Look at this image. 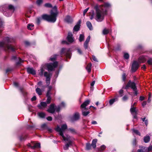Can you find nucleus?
Returning <instances> with one entry per match:
<instances>
[{
    "label": "nucleus",
    "mask_w": 152,
    "mask_h": 152,
    "mask_svg": "<svg viewBox=\"0 0 152 152\" xmlns=\"http://www.w3.org/2000/svg\"><path fill=\"white\" fill-rule=\"evenodd\" d=\"M60 54L61 55H64L69 58H70L71 56V53L70 49L62 48L61 50Z\"/></svg>",
    "instance_id": "obj_9"
},
{
    "label": "nucleus",
    "mask_w": 152,
    "mask_h": 152,
    "mask_svg": "<svg viewBox=\"0 0 152 152\" xmlns=\"http://www.w3.org/2000/svg\"><path fill=\"white\" fill-rule=\"evenodd\" d=\"M45 67H47L48 70L49 72L52 71L57 67L58 66V62L57 61L54 62L53 63H48L45 65Z\"/></svg>",
    "instance_id": "obj_7"
},
{
    "label": "nucleus",
    "mask_w": 152,
    "mask_h": 152,
    "mask_svg": "<svg viewBox=\"0 0 152 152\" xmlns=\"http://www.w3.org/2000/svg\"><path fill=\"white\" fill-rule=\"evenodd\" d=\"M147 56H142L140 57L138 59V61L140 63L145 62L147 60Z\"/></svg>",
    "instance_id": "obj_19"
},
{
    "label": "nucleus",
    "mask_w": 152,
    "mask_h": 152,
    "mask_svg": "<svg viewBox=\"0 0 152 152\" xmlns=\"http://www.w3.org/2000/svg\"><path fill=\"white\" fill-rule=\"evenodd\" d=\"M118 96H116L113 99H110L109 101V103L110 105H112L115 102L118 100Z\"/></svg>",
    "instance_id": "obj_24"
},
{
    "label": "nucleus",
    "mask_w": 152,
    "mask_h": 152,
    "mask_svg": "<svg viewBox=\"0 0 152 152\" xmlns=\"http://www.w3.org/2000/svg\"><path fill=\"white\" fill-rule=\"evenodd\" d=\"M80 118L79 114L78 113H76L71 118V121L73 122L78 120Z\"/></svg>",
    "instance_id": "obj_12"
},
{
    "label": "nucleus",
    "mask_w": 152,
    "mask_h": 152,
    "mask_svg": "<svg viewBox=\"0 0 152 152\" xmlns=\"http://www.w3.org/2000/svg\"><path fill=\"white\" fill-rule=\"evenodd\" d=\"M84 109H82V114L83 116H86L90 113V112L89 111H86Z\"/></svg>",
    "instance_id": "obj_29"
},
{
    "label": "nucleus",
    "mask_w": 152,
    "mask_h": 152,
    "mask_svg": "<svg viewBox=\"0 0 152 152\" xmlns=\"http://www.w3.org/2000/svg\"><path fill=\"white\" fill-rule=\"evenodd\" d=\"M86 25L88 28L90 30H92L93 29V28L92 26L91 23L89 21H88L86 23Z\"/></svg>",
    "instance_id": "obj_27"
},
{
    "label": "nucleus",
    "mask_w": 152,
    "mask_h": 152,
    "mask_svg": "<svg viewBox=\"0 0 152 152\" xmlns=\"http://www.w3.org/2000/svg\"><path fill=\"white\" fill-rule=\"evenodd\" d=\"M150 138L149 136L148 135H146L144 137L143 140L145 142L147 143L150 141Z\"/></svg>",
    "instance_id": "obj_30"
},
{
    "label": "nucleus",
    "mask_w": 152,
    "mask_h": 152,
    "mask_svg": "<svg viewBox=\"0 0 152 152\" xmlns=\"http://www.w3.org/2000/svg\"><path fill=\"white\" fill-rule=\"evenodd\" d=\"M32 144L33 145V146L31 144L28 143V146L33 149H34L35 148H40L41 147L40 143H33Z\"/></svg>",
    "instance_id": "obj_11"
},
{
    "label": "nucleus",
    "mask_w": 152,
    "mask_h": 152,
    "mask_svg": "<svg viewBox=\"0 0 152 152\" xmlns=\"http://www.w3.org/2000/svg\"><path fill=\"white\" fill-rule=\"evenodd\" d=\"M90 38H91V37H90V36H88V37H87V38L86 39L85 42L87 43H88L90 41Z\"/></svg>",
    "instance_id": "obj_54"
},
{
    "label": "nucleus",
    "mask_w": 152,
    "mask_h": 152,
    "mask_svg": "<svg viewBox=\"0 0 152 152\" xmlns=\"http://www.w3.org/2000/svg\"><path fill=\"white\" fill-rule=\"evenodd\" d=\"M64 21L66 23H69L73 21L72 18L69 15H67L64 19Z\"/></svg>",
    "instance_id": "obj_23"
},
{
    "label": "nucleus",
    "mask_w": 152,
    "mask_h": 152,
    "mask_svg": "<svg viewBox=\"0 0 152 152\" xmlns=\"http://www.w3.org/2000/svg\"><path fill=\"white\" fill-rule=\"evenodd\" d=\"M34 26V25L33 24H28L27 27V28L30 30H31L32 28H33V27Z\"/></svg>",
    "instance_id": "obj_43"
},
{
    "label": "nucleus",
    "mask_w": 152,
    "mask_h": 152,
    "mask_svg": "<svg viewBox=\"0 0 152 152\" xmlns=\"http://www.w3.org/2000/svg\"><path fill=\"white\" fill-rule=\"evenodd\" d=\"M77 50L78 53L80 55H82V52L80 48H77Z\"/></svg>",
    "instance_id": "obj_57"
},
{
    "label": "nucleus",
    "mask_w": 152,
    "mask_h": 152,
    "mask_svg": "<svg viewBox=\"0 0 152 152\" xmlns=\"http://www.w3.org/2000/svg\"><path fill=\"white\" fill-rule=\"evenodd\" d=\"M15 10L14 7L12 5L5 4L0 6V11L7 17H10Z\"/></svg>",
    "instance_id": "obj_5"
},
{
    "label": "nucleus",
    "mask_w": 152,
    "mask_h": 152,
    "mask_svg": "<svg viewBox=\"0 0 152 152\" xmlns=\"http://www.w3.org/2000/svg\"><path fill=\"white\" fill-rule=\"evenodd\" d=\"M92 59L93 60L95 61H98L97 58L96 57L94 56H93L92 57Z\"/></svg>",
    "instance_id": "obj_64"
},
{
    "label": "nucleus",
    "mask_w": 152,
    "mask_h": 152,
    "mask_svg": "<svg viewBox=\"0 0 152 152\" xmlns=\"http://www.w3.org/2000/svg\"><path fill=\"white\" fill-rule=\"evenodd\" d=\"M3 27V22L2 19L0 18V28H2Z\"/></svg>",
    "instance_id": "obj_50"
},
{
    "label": "nucleus",
    "mask_w": 152,
    "mask_h": 152,
    "mask_svg": "<svg viewBox=\"0 0 152 152\" xmlns=\"http://www.w3.org/2000/svg\"><path fill=\"white\" fill-rule=\"evenodd\" d=\"M130 111L133 117V118L137 120L138 119L137 117V113L136 107H134L132 105L130 109Z\"/></svg>",
    "instance_id": "obj_10"
},
{
    "label": "nucleus",
    "mask_w": 152,
    "mask_h": 152,
    "mask_svg": "<svg viewBox=\"0 0 152 152\" xmlns=\"http://www.w3.org/2000/svg\"><path fill=\"white\" fill-rule=\"evenodd\" d=\"M128 99V97L126 95H125L123 98L122 100L123 101H126Z\"/></svg>",
    "instance_id": "obj_52"
},
{
    "label": "nucleus",
    "mask_w": 152,
    "mask_h": 152,
    "mask_svg": "<svg viewBox=\"0 0 152 152\" xmlns=\"http://www.w3.org/2000/svg\"><path fill=\"white\" fill-rule=\"evenodd\" d=\"M67 39V41L69 42L72 43L74 42V38L73 37V35L71 32H69L68 33Z\"/></svg>",
    "instance_id": "obj_15"
},
{
    "label": "nucleus",
    "mask_w": 152,
    "mask_h": 152,
    "mask_svg": "<svg viewBox=\"0 0 152 152\" xmlns=\"http://www.w3.org/2000/svg\"><path fill=\"white\" fill-rule=\"evenodd\" d=\"M43 2V0H37L36 3L38 6H40Z\"/></svg>",
    "instance_id": "obj_40"
},
{
    "label": "nucleus",
    "mask_w": 152,
    "mask_h": 152,
    "mask_svg": "<svg viewBox=\"0 0 152 152\" xmlns=\"http://www.w3.org/2000/svg\"><path fill=\"white\" fill-rule=\"evenodd\" d=\"M139 148L137 150V152H145L147 148L142 145H139Z\"/></svg>",
    "instance_id": "obj_20"
},
{
    "label": "nucleus",
    "mask_w": 152,
    "mask_h": 152,
    "mask_svg": "<svg viewBox=\"0 0 152 152\" xmlns=\"http://www.w3.org/2000/svg\"><path fill=\"white\" fill-rule=\"evenodd\" d=\"M88 9L89 8H87L86 9L84 10L83 12V15L84 16H85L86 13L87 12L88 10Z\"/></svg>",
    "instance_id": "obj_59"
},
{
    "label": "nucleus",
    "mask_w": 152,
    "mask_h": 152,
    "mask_svg": "<svg viewBox=\"0 0 152 152\" xmlns=\"http://www.w3.org/2000/svg\"><path fill=\"white\" fill-rule=\"evenodd\" d=\"M58 56V55L57 54H55L53 55L52 56H51V57L50 58L49 60L50 61H54L56 60V58Z\"/></svg>",
    "instance_id": "obj_33"
},
{
    "label": "nucleus",
    "mask_w": 152,
    "mask_h": 152,
    "mask_svg": "<svg viewBox=\"0 0 152 152\" xmlns=\"http://www.w3.org/2000/svg\"><path fill=\"white\" fill-rule=\"evenodd\" d=\"M124 91L122 89L120 90L119 91V94L121 97L123 95Z\"/></svg>",
    "instance_id": "obj_48"
},
{
    "label": "nucleus",
    "mask_w": 152,
    "mask_h": 152,
    "mask_svg": "<svg viewBox=\"0 0 152 152\" xmlns=\"http://www.w3.org/2000/svg\"><path fill=\"white\" fill-rule=\"evenodd\" d=\"M90 102V101L89 100H86L81 105V108L85 110H87L86 107L89 104Z\"/></svg>",
    "instance_id": "obj_17"
},
{
    "label": "nucleus",
    "mask_w": 152,
    "mask_h": 152,
    "mask_svg": "<svg viewBox=\"0 0 152 152\" xmlns=\"http://www.w3.org/2000/svg\"><path fill=\"white\" fill-rule=\"evenodd\" d=\"M67 128L66 124H64L61 126V128L59 126L57 125L55 129L56 131L59 132V135L62 136L64 141H68V142L66 143L63 147L65 150H68L69 146L72 145L73 144L72 139L70 136L67 135L64 136L63 134V132L67 129Z\"/></svg>",
    "instance_id": "obj_2"
},
{
    "label": "nucleus",
    "mask_w": 152,
    "mask_h": 152,
    "mask_svg": "<svg viewBox=\"0 0 152 152\" xmlns=\"http://www.w3.org/2000/svg\"><path fill=\"white\" fill-rule=\"evenodd\" d=\"M19 88L20 91L21 92L24 96L26 95L27 94V93L23 92V91L22 88H21L20 87Z\"/></svg>",
    "instance_id": "obj_45"
},
{
    "label": "nucleus",
    "mask_w": 152,
    "mask_h": 152,
    "mask_svg": "<svg viewBox=\"0 0 152 152\" xmlns=\"http://www.w3.org/2000/svg\"><path fill=\"white\" fill-rule=\"evenodd\" d=\"M55 111V108L54 104H51L49 108L47 110V111L50 113L53 114Z\"/></svg>",
    "instance_id": "obj_14"
},
{
    "label": "nucleus",
    "mask_w": 152,
    "mask_h": 152,
    "mask_svg": "<svg viewBox=\"0 0 152 152\" xmlns=\"http://www.w3.org/2000/svg\"><path fill=\"white\" fill-rule=\"evenodd\" d=\"M91 145H90V143L87 142L86 143V149L87 150H90L91 148Z\"/></svg>",
    "instance_id": "obj_37"
},
{
    "label": "nucleus",
    "mask_w": 152,
    "mask_h": 152,
    "mask_svg": "<svg viewBox=\"0 0 152 152\" xmlns=\"http://www.w3.org/2000/svg\"><path fill=\"white\" fill-rule=\"evenodd\" d=\"M126 78V75L125 73H124L122 75V79L123 81L125 82Z\"/></svg>",
    "instance_id": "obj_58"
},
{
    "label": "nucleus",
    "mask_w": 152,
    "mask_h": 152,
    "mask_svg": "<svg viewBox=\"0 0 152 152\" xmlns=\"http://www.w3.org/2000/svg\"><path fill=\"white\" fill-rule=\"evenodd\" d=\"M17 59V57L15 56H13L11 58V60L14 61L16 60Z\"/></svg>",
    "instance_id": "obj_62"
},
{
    "label": "nucleus",
    "mask_w": 152,
    "mask_h": 152,
    "mask_svg": "<svg viewBox=\"0 0 152 152\" xmlns=\"http://www.w3.org/2000/svg\"><path fill=\"white\" fill-rule=\"evenodd\" d=\"M84 39V36L83 34H81L79 37V41L80 42L83 41Z\"/></svg>",
    "instance_id": "obj_36"
},
{
    "label": "nucleus",
    "mask_w": 152,
    "mask_h": 152,
    "mask_svg": "<svg viewBox=\"0 0 152 152\" xmlns=\"http://www.w3.org/2000/svg\"><path fill=\"white\" fill-rule=\"evenodd\" d=\"M106 148V146L104 145H102L99 148H98V151L100 152H102Z\"/></svg>",
    "instance_id": "obj_32"
},
{
    "label": "nucleus",
    "mask_w": 152,
    "mask_h": 152,
    "mask_svg": "<svg viewBox=\"0 0 152 152\" xmlns=\"http://www.w3.org/2000/svg\"><path fill=\"white\" fill-rule=\"evenodd\" d=\"M147 62L149 65H152V58H149L147 61Z\"/></svg>",
    "instance_id": "obj_46"
},
{
    "label": "nucleus",
    "mask_w": 152,
    "mask_h": 152,
    "mask_svg": "<svg viewBox=\"0 0 152 152\" xmlns=\"http://www.w3.org/2000/svg\"><path fill=\"white\" fill-rule=\"evenodd\" d=\"M47 104L45 102H41L40 104L37 105V107L39 109H42L45 108L47 106Z\"/></svg>",
    "instance_id": "obj_18"
},
{
    "label": "nucleus",
    "mask_w": 152,
    "mask_h": 152,
    "mask_svg": "<svg viewBox=\"0 0 152 152\" xmlns=\"http://www.w3.org/2000/svg\"><path fill=\"white\" fill-rule=\"evenodd\" d=\"M88 43L85 42L84 44V47L85 49L88 48Z\"/></svg>",
    "instance_id": "obj_55"
},
{
    "label": "nucleus",
    "mask_w": 152,
    "mask_h": 152,
    "mask_svg": "<svg viewBox=\"0 0 152 152\" xmlns=\"http://www.w3.org/2000/svg\"><path fill=\"white\" fill-rule=\"evenodd\" d=\"M81 22V21L80 20H78L76 24L74 27L73 29V31H77L79 30Z\"/></svg>",
    "instance_id": "obj_16"
},
{
    "label": "nucleus",
    "mask_w": 152,
    "mask_h": 152,
    "mask_svg": "<svg viewBox=\"0 0 152 152\" xmlns=\"http://www.w3.org/2000/svg\"><path fill=\"white\" fill-rule=\"evenodd\" d=\"M111 6L110 3L107 2L100 5L99 7L97 6H95L94 9L96 10L95 20L98 22L102 21L104 19V15L107 14L108 9Z\"/></svg>",
    "instance_id": "obj_1"
},
{
    "label": "nucleus",
    "mask_w": 152,
    "mask_h": 152,
    "mask_svg": "<svg viewBox=\"0 0 152 152\" xmlns=\"http://www.w3.org/2000/svg\"><path fill=\"white\" fill-rule=\"evenodd\" d=\"M27 137V136L25 135L24 136H20L19 137V140L20 141L25 140Z\"/></svg>",
    "instance_id": "obj_41"
},
{
    "label": "nucleus",
    "mask_w": 152,
    "mask_h": 152,
    "mask_svg": "<svg viewBox=\"0 0 152 152\" xmlns=\"http://www.w3.org/2000/svg\"><path fill=\"white\" fill-rule=\"evenodd\" d=\"M92 14L91 15V16H90V19L91 20L93 19L94 18V15H95L94 12V11H92Z\"/></svg>",
    "instance_id": "obj_53"
},
{
    "label": "nucleus",
    "mask_w": 152,
    "mask_h": 152,
    "mask_svg": "<svg viewBox=\"0 0 152 152\" xmlns=\"http://www.w3.org/2000/svg\"><path fill=\"white\" fill-rule=\"evenodd\" d=\"M139 65L136 61H134L132 66V70L133 72H135L138 68Z\"/></svg>",
    "instance_id": "obj_13"
},
{
    "label": "nucleus",
    "mask_w": 152,
    "mask_h": 152,
    "mask_svg": "<svg viewBox=\"0 0 152 152\" xmlns=\"http://www.w3.org/2000/svg\"><path fill=\"white\" fill-rule=\"evenodd\" d=\"M61 107L59 105L57 107H55V110L57 112H59L60 110Z\"/></svg>",
    "instance_id": "obj_51"
},
{
    "label": "nucleus",
    "mask_w": 152,
    "mask_h": 152,
    "mask_svg": "<svg viewBox=\"0 0 152 152\" xmlns=\"http://www.w3.org/2000/svg\"><path fill=\"white\" fill-rule=\"evenodd\" d=\"M38 115L40 118H44L45 117V114L44 113L41 112L39 113Z\"/></svg>",
    "instance_id": "obj_38"
},
{
    "label": "nucleus",
    "mask_w": 152,
    "mask_h": 152,
    "mask_svg": "<svg viewBox=\"0 0 152 152\" xmlns=\"http://www.w3.org/2000/svg\"><path fill=\"white\" fill-rule=\"evenodd\" d=\"M46 69V67L44 65H42L39 70H38V74L41 77H42L43 75L44 76L46 77L48 75H50V74L49 73H48L47 72L45 71Z\"/></svg>",
    "instance_id": "obj_8"
},
{
    "label": "nucleus",
    "mask_w": 152,
    "mask_h": 152,
    "mask_svg": "<svg viewBox=\"0 0 152 152\" xmlns=\"http://www.w3.org/2000/svg\"><path fill=\"white\" fill-rule=\"evenodd\" d=\"M36 93L39 95H41L42 94V90L39 88H37L36 89Z\"/></svg>",
    "instance_id": "obj_34"
},
{
    "label": "nucleus",
    "mask_w": 152,
    "mask_h": 152,
    "mask_svg": "<svg viewBox=\"0 0 152 152\" xmlns=\"http://www.w3.org/2000/svg\"><path fill=\"white\" fill-rule=\"evenodd\" d=\"M97 141V140L96 139H95L92 140L91 145L94 148H96V143Z\"/></svg>",
    "instance_id": "obj_26"
},
{
    "label": "nucleus",
    "mask_w": 152,
    "mask_h": 152,
    "mask_svg": "<svg viewBox=\"0 0 152 152\" xmlns=\"http://www.w3.org/2000/svg\"><path fill=\"white\" fill-rule=\"evenodd\" d=\"M27 71L29 74L33 75H35L36 74V71L32 68H27Z\"/></svg>",
    "instance_id": "obj_22"
},
{
    "label": "nucleus",
    "mask_w": 152,
    "mask_h": 152,
    "mask_svg": "<svg viewBox=\"0 0 152 152\" xmlns=\"http://www.w3.org/2000/svg\"><path fill=\"white\" fill-rule=\"evenodd\" d=\"M132 130L133 131V132L139 136L140 135V133L138 130L135 129H132Z\"/></svg>",
    "instance_id": "obj_35"
},
{
    "label": "nucleus",
    "mask_w": 152,
    "mask_h": 152,
    "mask_svg": "<svg viewBox=\"0 0 152 152\" xmlns=\"http://www.w3.org/2000/svg\"><path fill=\"white\" fill-rule=\"evenodd\" d=\"M111 31L112 30L111 29H108L105 28L102 31V34L104 35H106L108 34L110 32H111Z\"/></svg>",
    "instance_id": "obj_25"
},
{
    "label": "nucleus",
    "mask_w": 152,
    "mask_h": 152,
    "mask_svg": "<svg viewBox=\"0 0 152 152\" xmlns=\"http://www.w3.org/2000/svg\"><path fill=\"white\" fill-rule=\"evenodd\" d=\"M92 64L91 63H89L87 65L86 67V69L88 72H91V69Z\"/></svg>",
    "instance_id": "obj_31"
},
{
    "label": "nucleus",
    "mask_w": 152,
    "mask_h": 152,
    "mask_svg": "<svg viewBox=\"0 0 152 152\" xmlns=\"http://www.w3.org/2000/svg\"><path fill=\"white\" fill-rule=\"evenodd\" d=\"M68 130L72 133H74L75 132V130L73 129L69 128L68 129Z\"/></svg>",
    "instance_id": "obj_56"
},
{
    "label": "nucleus",
    "mask_w": 152,
    "mask_h": 152,
    "mask_svg": "<svg viewBox=\"0 0 152 152\" xmlns=\"http://www.w3.org/2000/svg\"><path fill=\"white\" fill-rule=\"evenodd\" d=\"M41 128L43 129H46L47 128V125L45 124H44L41 126Z\"/></svg>",
    "instance_id": "obj_47"
},
{
    "label": "nucleus",
    "mask_w": 152,
    "mask_h": 152,
    "mask_svg": "<svg viewBox=\"0 0 152 152\" xmlns=\"http://www.w3.org/2000/svg\"><path fill=\"white\" fill-rule=\"evenodd\" d=\"M65 103L64 102H62L61 103L59 106L61 107H64L65 106Z\"/></svg>",
    "instance_id": "obj_60"
},
{
    "label": "nucleus",
    "mask_w": 152,
    "mask_h": 152,
    "mask_svg": "<svg viewBox=\"0 0 152 152\" xmlns=\"http://www.w3.org/2000/svg\"><path fill=\"white\" fill-rule=\"evenodd\" d=\"M129 55L128 53H125L124 54V59H128L129 58Z\"/></svg>",
    "instance_id": "obj_42"
},
{
    "label": "nucleus",
    "mask_w": 152,
    "mask_h": 152,
    "mask_svg": "<svg viewBox=\"0 0 152 152\" xmlns=\"http://www.w3.org/2000/svg\"><path fill=\"white\" fill-rule=\"evenodd\" d=\"M47 120L50 121H51L52 120V118L51 117V116H48L46 118Z\"/></svg>",
    "instance_id": "obj_63"
},
{
    "label": "nucleus",
    "mask_w": 152,
    "mask_h": 152,
    "mask_svg": "<svg viewBox=\"0 0 152 152\" xmlns=\"http://www.w3.org/2000/svg\"><path fill=\"white\" fill-rule=\"evenodd\" d=\"M59 70H58V71H56V74L55 75V76L56 77V78L58 77V75L59 73Z\"/></svg>",
    "instance_id": "obj_61"
},
{
    "label": "nucleus",
    "mask_w": 152,
    "mask_h": 152,
    "mask_svg": "<svg viewBox=\"0 0 152 152\" xmlns=\"http://www.w3.org/2000/svg\"><path fill=\"white\" fill-rule=\"evenodd\" d=\"M44 6L45 7L47 8H52V4L50 3H45L44 4Z\"/></svg>",
    "instance_id": "obj_39"
},
{
    "label": "nucleus",
    "mask_w": 152,
    "mask_h": 152,
    "mask_svg": "<svg viewBox=\"0 0 152 152\" xmlns=\"http://www.w3.org/2000/svg\"><path fill=\"white\" fill-rule=\"evenodd\" d=\"M52 88V87L51 86H48V90L47 91L46 94H51L50 93V91Z\"/></svg>",
    "instance_id": "obj_44"
},
{
    "label": "nucleus",
    "mask_w": 152,
    "mask_h": 152,
    "mask_svg": "<svg viewBox=\"0 0 152 152\" xmlns=\"http://www.w3.org/2000/svg\"><path fill=\"white\" fill-rule=\"evenodd\" d=\"M19 61L16 62V64L17 65H19L20 64L21 62H22L23 61L22 60V59L20 58H19Z\"/></svg>",
    "instance_id": "obj_49"
},
{
    "label": "nucleus",
    "mask_w": 152,
    "mask_h": 152,
    "mask_svg": "<svg viewBox=\"0 0 152 152\" xmlns=\"http://www.w3.org/2000/svg\"><path fill=\"white\" fill-rule=\"evenodd\" d=\"M57 8L56 6H55L53 8V10L51 11L50 15L47 14H43L41 17L37 18L36 19V23L39 25L41 22L42 19L48 22L54 23L57 19V17L58 14Z\"/></svg>",
    "instance_id": "obj_3"
},
{
    "label": "nucleus",
    "mask_w": 152,
    "mask_h": 152,
    "mask_svg": "<svg viewBox=\"0 0 152 152\" xmlns=\"http://www.w3.org/2000/svg\"><path fill=\"white\" fill-rule=\"evenodd\" d=\"M130 88L134 91V93L135 95L137 96L138 94V92L137 90V88L135 82H132L130 80H129L125 87V89H127L129 88Z\"/></svg>",
    "instance_id": "obj_6"
},
{
    "label": "nucleus",
    "mask_w": 152,
    "mask_h": 152,
    "mask_svg": "<svg viewBox=\"0 0 152 152\" xmlns=\"http://www.w3.org/2000/svg\"><path fill=\"white\" fill-rule=\"evenodd\" d=\"M13 41V39L11 38L5 37L3 41L0 42V47L2 48L4 50L6 51L14 52L15 48L9 44Z\"/></svg>",
    "instance_id": "obj_4"
},
{
    "label": "nucleus",
    "mask_w": 152,
    "mask_h": 152,
    "mask_svg": "<svg viewBox=\"0 0 152 152\" xmlns=\"http://www.w3.org/2000/svg\"><path fill=\"white\" fill-rule=\"evenodd\" d=\"M51 95V94H46L47 99L46 103L48 104L50 103L51 100V98L50 96Z\"/></svg>",
    "instance_id": "obj_28"
},
{
    "label": "nucleus",
    "mask_w": 152,
    "mask_h": 152,
    "mask_svg": "<svg viewBox=\"0 0 152 152\" xmlns=\"http://www.w3.org/2000/svg\"><path fill=\"white\" fill-rule=\"evenodd\" d=\"M52 74H50V75H48L46 77H46L45 81L46 84L48 86L50 84V77L51 76Z\"/></svg>",
    "instance_id": "obj_21"
}]
</instances>
